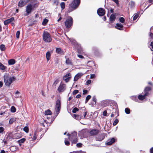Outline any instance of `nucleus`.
Returning <instances> with one entry per match:
<instances>
[{"label": "nucleus", "instance_id": "obj_1", "mask_svg": "<svg viewBox=\"0 0 153 153\" xmlns=\"http://www.w3.org/2000/svg\"><path fill=\"white\" fill-rule=\"evenodd\" d=\"M67 135L71 141L72 145L73 144H76L78 142L77 133L76 132L74 131L71 133V134H68Z\"/></svg>", "mask_w": 153, "mask_h": 153}, {"label": "nucleus", "instance_id": "obj_2", "mask_svg": "<svg viewBox=\"0 0 153 153\" xmlns=\"http://www.w3.org/2000/svg\"><path fill=\"white\" fill-rule=\"evenodd\" d=\"M4 79L5 85L9 86L13 81L16 80V78L14 76L9 77L7 75H5L4 76Z\"/></svg>", "mask_w": 153, "mask_h": 153}, {"label": "nucleus", "instance_id": "obj_3", "mask_svg": "<svg viewBox=\"0 0 153 153\" xmlns=\"http://www.w3.org/2000/svg\"><path fill=\"white\" fill-rule=\"evenodd\" d=\"M43 40L46 42H49L52 40L50 35L47 32H44L43 34Z\"/></svg>", "mask_w": 153, "mask_h": 153}, {"label": "nucleus", "instance_id": "obj_4", "mask_svg": "<svg viewBox=\"0 0 153 153\" xmlns=\"http://www.w3.org/2000/svg\"><path fill=\"white\" fill-rule=\"evenodd\" d=\"M65 23V27L67 28H70L73 25V19L71 17L69 16L68 18L66 19Z\"/></svg>", "mask_w": 153, "mask_h": 153}, {"label": "nucleus", "instance_id": "obj_5", "mask_svg": "<svg viewBox=\"0 0 153 153\" xmlns=\"http://www.w3.org/2000/svg\"><path fill=\"white\" fill-rule=\"evenodd\" d=\"M33 9V6L31 4L27 5L26 7V12L27 13L25 14V16H27L30 13Z\"/></svg>", "mask_w": 153, "mask_h": 153}, {"label": "nucleus", "instance_id": "obj_6", "mask_svg": "<svg viewBox=\"0 0 153 153\" xmlns=\"http://www.w3.org/2000/svg\"><path fill=\"white\" fill-rule=\"evenodd\" d=\"M61 101L60 100H58L56 101V111L58 114L61 108Z\"/></svg>", "mask_w": 153, "mask_h": 153}, {"label": "nucleus", "instance_id": "obj_7", "mask_svg": "<svg viewBox=\"0 0 153 153\" xmlns=\"http://www.w3.org/2000/svg\"><path fill=\"white\" fill-rule=\"evenodd\" d=\"M88 133L87 130L86 129H83L79 132V135L82 137H85Z\"/></svg>", "mask_w": 153, "mask_h": 153}, {"label": "nucleus", "instance_id": "obj_8", "mask_svg": "<svg viewBox=\"0 0 153 153\" xmlns=\"http://www.w3.org/2000/svg\"><path fill=\"white\" fill-rule=\"evenodd\" d=\"M105 10L102 8L98 9L97 11L98 14L100 16L104 15L105 13Z\"/></svg>", "mask_w": 153, "mask_h": 153}, {"label": "nucleus", "instance_id": "obj_9", "mask_svg": "<svg viewBox=\"0 0 153 153\" xmlns=\"http://www.w3.org/2000/svg\"><path fill=\"white\" fill-rule=\"evenodd\" d=\"M71 77V75L70 73H68L65 75L63 77V80L65 81L66 82L69 81Z\"/></svg>", "mask_w": 153, "mask_h": 153}, {"label": "nucleus", "instance_id": "obj_10", "mask_svg": "<svg viewBox=\"0 0 153 153\" xmlns=\"http://www.w3.org/2000/svg\"><path fill=\"white\" fill-rule=\"evenodd\" d=\"M76 8V7L73 4H71L69 5V7L68 9L67 12V13H70L75 9Z\"/></svg>", "mask_w": 153, "mask_h": 153}, {"label": "nucleus", "instance_id": "obj_11", "mask_svg": "<svg viewBox=\"0 0 153 153\" xmlns=\"http://www.w3.org/2000/svg\"><path fill=\"white\" fill-rule=\"evenodd\" d=\"M56 52L58 54L60 55H64L65 53L64 51L60 48H56Z\"/></svg>", "mask_w": 153, "mask_h": 153}, {"label": "nucleus", "instance_id": "obj_12", "mask_svg": "<svg viewBox=\"0 0 153 153\" xmlns=\"http://www.w3.org/2000/svg\"><path fill=\"white\" fill-rule=\"evenodd\" d=\"M14 18L13 17L11 18L10 19H7L5 20L4 22V24L5 25H7L10 23H11V22L14 21Z\"/></svg>", "mask_w": 153, "mask_h": 153}, {"label": "nucleus", "instance_id": "obj_13", "mask_svg": "<svg viewBox=\"0 0 153 153\" xmlns=\"http://www.w3.org/2000/svg\"><path fill=\"white\" fill-rule=\"evenodd\" d=\"M116 140L114 138H112L109 139L106 143L108 145H111L115 142Z\"/></svg>", "mask_w": 153, "mask_h": 153}, {"label": "nucleus", "instance_id": "obj_14", "mask_svg": "<svg viewBox=\"0 0 153 153\" xmlns=\"http://www.w3.org/2000/svg\"><path fill=\"white\" fill-rule=\"evenodd\" d=\"M83 75L82 73H80L76 74L74 78V81L75 82L77 81V80Z\"/></svg>", "mask_w": 153, "mask_h": 153}, {"label": "nucleus", "instance_id": "obj_15", "mask_svg": "<svg viewBox=\"0 0 153 153\" xmlns=\"http://www.w3.org/2000/svg\"><path fill=\"white\" fill-rule=\"evenodd\" d=\"M80 3V0H74L71 4H73L76 7L79 5Z\"/></svg>", "mask_w": 153, "mask_h": 153}, {"label": "nucleus", "instance_id": "obj_16", "mask_svg": "<svg viewBox=\"0 0 153 153\" xmlns=\"http://www.w3.org/2000/svg\"><path fill=\"white\" fill-rule=\"evenodd\" d=\"M99 131L97 129H93L90 132V134L91 135L94 136L98 134Z\"/></svg>", "mask_w": 153, "mask_h": 153}, {"label": "nucleus", "instance_id": "obj_17", "mask_svg": "<svg viewBox=\"0 0 153 153\" xmlns=\"http://www.w3.org/2000/svg\"><path fill=\"white\" fill-rule=\"evenodd\" d=\"M116 19V15L115 14H112L109 18L110 22L111 23H113Z\"/></svg>", "mask_w": 153, "mask_h": 153}, {"label": "nucleus", "instance_id": "obj_18", "mask_svg": "<svg viewBox=\"0 0 153 153\" xmlns=\"http://www.w3.org/2000/svg\"><path fill=\"white\" fill-rule=\"evenodd\" d=\"M65 86V84H60L58 88V91L59 92H63L65 90L64 88Z\"/></svg>", "mask_w": 153, "mask_h": 153}, {"label": "nucleus", "instance_id": "obj_19", "mask_svg": "<svg viewBox=\"0 0 153 153\" xmlns=\"http://www.w3.org/2000/svg\"><path fill=\"white\" fill-rule=\"evenodd\" d=\"M151 88L149 87H147L145 88L144 90V94H146V96L149 94V92L151 90Z\"/></svg>", "mask_w": 153, "mask_h": 153}, {"label": "nucleus", "instance_id": "obj_20", "mask_svg": "<svg viewBox=\"0 0 153 153\" xmlns=\"http://www.w3.org/2000/svg\"><path fill=\"white\" fill-rule=\"evenodd\" d=\"M7 69V67L0 62V69L4 72Z\"/></svg>", "mask_w": 153, "mask_h": 153}, {"label": "nucleus", "instance_id": "obj_21", "mask_svg": "<svg viewBox=\"0 0 153 153\" xmlns=\"http://www.w3.org/2000/svg\"><path fill=\"white\" fill-rule=\"evenodd\" d=\"M73 117L76 119L79 120H80L82 118L81 115L75 114H73Z\"/></svg>", "mask_w": 153, "mask_h": 153}, {"label": "nucleus", "instance_id": "obj_22", "mask_svg": "<svg viewBox=\"0 0 153 153\" xmlns=\"http://www.w3.org/2000/svg\"><path fill=\"white\" fill-rule=\"evenodd\" d=\"M115 27L116 28L118 29L119 30H122L123 29V25L121 24L117 23Z\"/></svg>", "mask_w": 153, "mask_h": 153}, {"label": "nucleus", "instance_id": "obj_23", "mask_svg": "<svg viewBox=\"0 0 153 153\" xmlns=\"http://www.w3.org/2000/svg\"><path fill=\"white\" fill-rule=\"evenodd\" d=\"M146 94H144V95H143L141 94H140L138 96V98L140 100H142L144 99L147 96Z\"/></svg>", "mask_w": 153, "mask_h": 153}, {"label": "nucleus", "instance_id": "obj_24", "mask_svg": "<svg viewBox=\"0 0 153 153\" xmlns=\"http://www.w3.org/2000/svg\"><path fill=\"white\" fill-rule=\"evenodd\" d=\"M46 56L47 60L48 61L50 59V57L51 56V53L50 51H48L46 53Z\"/></svg>", "mask_w": 153, "mask_h": 153}, {"label": "nucleus", "instance_id": "obj_25", "mask_svg": "<svg viewBox=\"0 0 153 153\" xmlns=\"http://www.w3.org/2000/svg\"><path fill=\"white\" fill-rule=\"evenodd\" d=\"M66 64L69 65H72L71 59L69 58L66 59Z\"/></svg>", "mask_w": 153, "mask_h": 153}, {"label": "nucleus", "instance_id": "obj_26", "mask_svg": "<svg viewBox=\"0 0 153 153\" xmlns=\"http://www.w3.org/2000/svg\"><path fill=\"white\" fill-rule=\"evenodd\" d=\"M104 138V137L102 135H100L97 137V140L100 141H102Z\"/></svg>", "mask_w": 153, "mask_h": 153}, {"label": "nucleus", "instance_id": "obj_27", "mask_svg": "<svg viewBox=\"0 0 153 153\" xmlns=\"http://www.w3.org/2000/svg\"><path fill=\"white\" fill-rule=\"evenodd\" d=\"M25 4L24 1L23 0H21L19 3L18 5L19 7H22Z\"/></svg>", "mask_w": 153, "mask_h": 153}, {"label": "nucleus", "instance_id": "obj_28", "mask_svg": "<svg viewBox=\"0 0 153 153\" xmlns=\"http://www.w3.org/2000/svg\"><path fill=\"white\" fill-rule=\"evenodd\" d=\"M8 63L9 65H13L15 63V61L13 59H11L8 60Z\"/></svg>", "mask_w": 153, "mask_h": 153}, {"label": "nucleus", "instance_id": "obj_29", "mask_svg": "<svg viewBox=\"0 0 153 153\" xmlns=\"http://www.w3.org/2000/svg\"><path fill=\"white\" fill-rule=\"evenodd\" d=\"M0 49L1 51H4L6 49L5 46L3 44L1 45H0Z\"/></svg>", "mask_w": 153, "mask_h": 153}, {"label": "nucleus", "instance_id": "obj_30", "mask_svg": "<svg viewBox=\"0 0 153 153\" xmlns=\"http://www.w3.org/2000/svg\"><path fill=\"white\" fill-rule=\"evenodd\" d=\"M52 114V112L49 110H47L45 111V115H51Z\"/></svg>", "mask_w": 153, "mask_h": 153}, {"label": "nucleus", "instance_id": "obj_31", "mask_svg": "<svg viewBox=\"0 0 153 153\" xmlns=\"http://www.w3.org/2000/svg\"><path fill=\"white\" fill-rule=\"evenodd\" d=\"M48 22V20L46 19H44L42 22V25H46Z\"/></svg>", "mask_w": 153, "mask_h": 153}, {"label": "nucleus", "instance_id": "obj_32", "mask_svg": "<svg viewBox=\"0 0 153 153\" xmlns=\"http://www.w3.org/2000/svg\"><path fill=\"white\" fill-rule=\"evenodd\" d=\"M10 150L12 152H14L16 150V147L15 146H12L10 147Z\"/></svg>", "mask_w": 153, "mask_h": 153}, {"label": "nucleus", "instance_id": "obj_33", "mask_svg": "<svg viewBox=\"0 0 153 153\" xmlns=\"http://www.w3.org/2000/svg\"><path fill=\"white\" fill-rule=\"evenodd\" d=\"M65 4L64 2H61L60 4V6L62 10H63L65 8Z\"/></svg>", "mask_w": 153, "mask_h": 153}, {"label": "nucleus", "instance_id": "obj_34", "mask_svg": "<svg viewBox=\"0 0 153 153\" xmlns=\"http://www.w3.org/2000/svg\"><path fill=\"white\" fill-rule=\"evenodd\" d=\"M139 16V14L137 13L135 14L134 15L133 17V20L134 21L136 19L138 18Z\"/></svg>", "mask_w": 153, "mask_h": 153}, {"label": "nucleus", "instance_id": "obj_35", "mask_svg": "<svg viewBox=\"0 0 153 153\" xmlns=\"http://www.w3.org/2000/svg\"><path fill=\"white\" fill-rule=\"evenodd\" d=\"M16 111V109L14 106H12L11 108V111L12 112H15Z\"/></svg>", "mask_w": 153, "mask_h": 153}, {"label": "nucleus", "instance_id": "obj_36", "mask_svg": "<svg viewBox=\"0 0 153 153\" xmlns=\"http://www.w3.org/2000/svg\"><path fill=\"white\" fill-rule=\"evenodd\" d=\"M91 98V96L90 95H88L86 98L85 103H87L88 100Z\"/></svg>", "mask_w": 153, "mask_h": 153}, {"label": "nucleus", "instance_id": "obj_37", "mask_svg": "<svg viewBox=\"0 0 153 153\" xmlns=\"http://www.w3.org/2000/svg\"><path fill=\"white\" fill-rule=\"evenodd\" d=\"M125 112L126 114H128L130 112V109L128 108H126L125 109Z\"/></svg>", "mask_w": 153, "mask_h": 153}, {"label": "nucleus", "instance_id": "obj_38", "mask_svg": "<svg viewBox=\"0 0 153 153\" xmlns=\"http://www.w3.org/2000/svg\"><path fill=\"white\" fill-rule=\"evenodd\" d=\"M25 138H22L21 139L18 140V142L19 143H24V142L25 141Z\"/></svg>", "mask_w": 153, "mask_h": 153}, {"label": "nucleus", "instance_id": "obj_39", "mask_svg": "<svg viewBox=\"0 0 153 153\" xmlns=\"http://www.w3.org/2000/svg\"><path fill=\"white\" fill-rule=\"evenodd\" d=\"M4 130V129L3 127H0V134H2Z\"/></svg>", "mask_w": 153, "mask_h": 153}, {"label": "nucleus", "instance_id": "obj_40", "mask_svg": "<svg viewBox=\"0 0 153 153\" xmlns=\"http://www.w3.org/2000/svg\"><path fill=\"white\" fill-rule=\"evenodd\" d=\"M20 34V31H17L16 33V37L17 39L19 38Z\"/></svg>", "mask_w": 153, "mask_h": 153}, {"label": "nucleus", "instance_id": "obj_41", "mask_svg": "<svg viewBox=\"0 0 153 153\" xmlns=\"http://www.w3.org/2000/svg\"><path fill=\"white\" fill-rule=\"evenodd\" d=\"M37 138V132L36 131H35L34 132L33 137V140H35Z\"/></svg>", "mask_w": 153, "mask_h": 153}, {"label": "nucleus", "instance_id": "obj_42", "mask_svg": "<svg viewBox=\"0 0 153 153\" xmlns=\"http://www.w3.org/2000/svg\"><path fill=\"white\" fill-rule=\"evenodd\" d=\"M15 120L14 118L10 119L9 121V123L10 124H12Z\"/></svg>", "mask_w": 153, "mask_h": 153}, {"label": "nucleus", "instance_id": "obj_43", "mask_svg": "<svg viewBox=\"0 0 153 153\" xmlns=\"http://www.w3.org/2000/svg\"><path fill=\"white\" fill-rule=\"evenodd\" d=\"M119 20L122 23L124 22H125L124 19L122 17H120L119 18Z\"/></svg>", "mask_w": 153, "mask_h": 153}, {"label": "nucleus", "instance_id": "obj_44", "mask_svg": "<svg viewBox=\"0 0 153 153\" xmlns=\"http://www.w3.org/2000/svg\"><path fill=\"white\" fill-rule=\"evenodd\" d=\"M23 130L25 131L26 133H28V130H29L27 126L23 128Z\"/></svg>", "mask_w": 153, "mask_h": 153}, {"label": "nucleus", "instance_id": "obj_45", "mask_svg": "<svg viewBox=\"0 0 153 153\" xmlns=\"http://www.w3.org/2000/svg\"><path fill=\"white\" fill-rule=\"evenodd\" d=\"M79 109L77 108H74L72 110V112L75 113L79 111Z\"/></svg>", "mask_w": 153, "mask_h": 153}, {"label": "nucleus", "instance_id": "obj_46", "mask_svg": "<svg viewBox=\"0 0 153 153\" xmlns=\"http://www.w3.org/2000/svg\"><path fill=\"white\" fill-rule=\"evenodd\" d=\"M118 120L117 119L115 120L113 123V125L114 126L116 125L118 123Z\"/></svg>", "mask_w": 153, "mask_h": 153}, {"label": "nucleus", "instance_id": "obj_47", "mask_svg": "<svg viewBox=\"0 0 153 153\" xmlns=\"http://www.w3.org/2000/svg\"><path fill=\"white\" fill-rule=\"evenodd\" d=\"M79 92L78 90H74L73 93V95H74L77 94Z\"/></svg>", "mask_w": 153, "mask_h": 153}, {"label": "nucleus", "instance_id": "obj_48", "mask_svg": "<svg viewBox=\"0 0 153 153\" xmlns=\"http://www.w3.org/2000/svg\"><path fill=\"white\" fill-rule=\"evenodd\" d=\"M65 144L67 146H69L70 144V142L67 140H65Z\"/></svg>", "mask_w": 153, "mask_h": 153}, {"label": "nucleus", "instance_id": "obj_49", "mask_svg": "<svg viewBox=\"0 0 153 153\" xmlns=\"http://www.w3.org/2000/svg\"><path fill=\"white\" fill-rule=\"evenodd\" d=\"M76 146L78 147H81L82 146V144L80 143H79L76 144Z\"/></svg>", "mask_w": 153, "mask_h": 153}, {"label": "nucleus", "instance_id": "obj_50", "mask_svg": "<svg viewBox=\"0 0 153 153\" xmlns=\"http://www.w3.org/2000/svg\"><path fill=\"white\" fill-rule=\"evenodd\" d=\"M88 91L86 90H83V94L85 95L88 93Z\"/></svg>", "mask_w": 153, "mask_h": 153}, {"label": "nucleus", "instance_id": "obj_51", "mask_svg": "<svg viewBox=\"0 0 153 153\" xmlns=\"http://www.w3.org/2000/svg\"><path fill=\"white\" fill-rule=\"evenodd\" d=\"M82 151H77L73 152L72 153H82Z\"/></svg>", "mask_w": 153, "mask_h": 153}, {"label": "nucleus", "instance_id": "obj_52", "mask_svg": "<svg viewBox=\"0 0 153 153\" xmlns=\"http://www.w3.org/2000/svg\"><path fill=\"white\" fill-rule=\"evenodd\" d=\"M91 80H88L86 82V84L89 85L91 83Z\"/></svg>", "mask_w": 153, "mask_h": 153}, {"label": "nucleus", "instance_id": "obj_53", "mask_svg": "<svg viewBox=\"0 0 153 153\" xmlns=\"http://www.w3.org/2000/svg\"><path fill=\"white\" fill-rule=\"evenodd\" d=\"M92 100L93 101L95 102V103H96V99L95 96H94L92 97Z\"/></svg>", "mask_w": 153, "mask_h": 153}, {"label": "nucleus", "instance_id": "obj_54", "mask_svg": "<svg viewBox=\"0 0 153 153\" xmlns=\"http://www.w3.org/2000/svg\"><path fill=\"white\" fill-rule=\"evenodd\" d=\"M149 36L152 39H153V34L152 33H150Z\"/></svg>", "mask_w": 153, "mask_h": 153}, {"label": "nucleus", "instance_id": "obj_55", "mask_svg": "<svg viewBox=\"0 0 153 153\" xmlns=\"http://www.w3.org/2000/svg\"><path fill=\"white\" fill-rule=\"evenodd\" d=\"M107 111H106V110H105L103 112V115H104V116H106L107 115Z\"/></svg>", "mask_w": 153, "mask_h": 153}, {"label": "nucleus", "instance_id": "obj_56", "mask_svg": "<svg viewBox=\"0 0 153 153\" xmlns=\"http://www.w3.org/2000/svg\"><path fill=\"white\" fill-rule=\"evenodd\" d=\"M95 75L94 74H92L91 75L90 78L93 79L95 77Z\"/></svg>", "mask_w": 153, "mask_h": 153}, {"label": "nucleus", "instance_id": "obj_57", "mask_svg": "<svg viewBox=\"0 0 153 153\" xmlns=\"http://www.w3.org/2000/svg\"><path fill=\"white\" fill-rule=\"evenodd\" d=\"M81 96V94H78L76 96V98H78L80 97Z\"/></svg>", "mask_w": 153, "mask_h": 153}, {"label": "nucleus", "instance_id": "obj_58", "mask_svg": "<svg viewBox=\"0 0 153 153\" xmlns=\"http://www.w3.org/2000/svg\"><path fill=\"white\" fill-rule=\"evenodd\" d=\"M78 56L80 58L82 59L83 58V56L81 55H78Z\"/></svg>", "mask_w": 153, "mask_h": 153}, {"label": "nucleus", "instance_id": "obj_59", "mask_svg": "<svg viewBox=\"0 0 153 153\" xmlns=\"http://www.w3.org/2000/svg\"><path fill=\"white\" fill-rule=\"evenodd\" d=\"M131 98L134 100H135V99L136 98V97L134 96L131 97Z\"/></svg>", "mask_w": 153, "mask_h": 153}, {"label": "nucleus", "instance_id": "obj_60", "mask_svg": "<svg viewBox=\"0 0 153 153\" xmlns=\"http://www.w3.org/2000/svg\"><path fill=\"white\" fill-rule=\"evenodd\" d=\"M3 85V83L2 82H0V88Z\"/></svg>", "mask_w": 153, "mask_h": 153}, {"label": "nucleus", "instance_id": "obj_61", "mask_svg": "<svg viewBox=\"0 0 153 153\" xmlns=\"http://www.w3.org/2000/svg\"><path fill=\"white\" fill-rule=\"evenodd\" d=\"M150 153H153V147L150 149Z\"/></svg>", "mask_w": 153, "mask_h": 153}, {"label": "nucleus", "instance_id": "obj_62", "mask_svg": "<svg viewBox=\"0 0 153 153\" xmlns=\"http://www.w3.org/2000/svg\"><path fill=\"white\" fill-rule=\"evenodd\" d=\"M113 1L115 2L116 4L118 3V0H112Z\"/></svg>", "mask_w": 153, "mask_h": 153}, {"label": "nucleus", "instance_id": "obj_63", "mask_svg": "<svg viewBox=\"0 0 153 153\" xmlns=\"http://www.w3.org/2000/svg\"><path fill=\"white\" fill-rule=\"evenodd\" d=\"M150 45L152 46V48H153V42H151Z\"/></svg>", "mask_w": 153, "mask_h": 153}, {"label": "nucleus", "instance_id": "obj_64", "mask_svg": "<svg viewBox=\"0 0 153 153\" xmlns=\"http://www.w3.org/2000/svg\"><path fill=\"white\" fill-rule=\"evenodd\" d=\"M0 153H5V151L4 150H1Z\"/></svg>", "mask_w": 153, "mask_h": 153}]
</instances>
